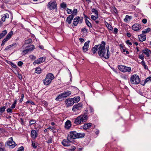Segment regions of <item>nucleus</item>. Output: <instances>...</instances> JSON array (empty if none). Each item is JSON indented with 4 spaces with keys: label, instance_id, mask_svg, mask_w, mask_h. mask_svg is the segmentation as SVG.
<instances>
[{
    "label": "nucleus",
    "instance_id": "f257e3e1",
    "mask_svg": "<svg viewBox=\"0 0 151 151\" xmlns=\"http://www.w3.org/2000/svg\"><path fill=\"white\" fill-rule=\"evenodd\" d=\"M105 43L102 41L100 44L99 48L98 53L99 55L101 57H103L106 59L109 58L110 52L107 51L105 48Z\"/></svg>",
    "mask_w": 151,
    "mask_h": 151
},
{
    "label": "nucleus",
    "instance_id": "c9c22d12",
    "mask_svg": "<svg viewBox=\"0 0 151 151\" xmlns=\"http://www.w3.org/2000/svg\"><path fill=\"white\" fill-rule=\"evenodd\" d=\"M86 24L89 27H92V25L89 21L87 19H86Z\"/></svg>",
    "mask_w": 151,
    "mask_h": 151
},
{
    "label": "nucleus",
    "instance_id": "423d86ee",
    "mask_svg": "<svg viewBox=\"0 0 151 151\" xmlns=\"http://www.w3.org/2000/svg\"><path fill=\"white\" fill-rule=\"evenodd\" d=\"M118 69L123 72H130L131 71V68L130 67H127L122 65H119L118 66Z\"/></svg>",
    "mask_w": 151,
    "mask_h": 151
},
{
    "label": "nucleus",
    "instance_id": "4d7b16f0",
    "mask_svg": "<svg viewBox=\"0 0 151 151\" xmlns=\"http://www.w3.org/2000/svg\"><path fill=\"white\" fill-rule=\"evenodd\" d=\"M139 58L140 59H141L142 60H144V56L142 55H139Z\"/></svg>",
    "mask_w": 151,
    "mask_h": 151
},
{
    "label": "nucleus",
    "instance_id": "bf43d9fd",
    "mask_svg": "<svg viewBox=\"0 0 151 151\" xmlns=\"http://www.w3.org/2000/svg\"><path fill=\"white\" fill-rule=\"evenodd\" d=\"M42 103L43 104H44L46 106H47V102L45 101H42Z\"/></svg>",
    "mask_w": 151,
    "mask_h": 151
},
{
    "label": "nucleus",
    "instance_id": "dca6fc26",
    "mask_svg": "<svg viewBox=\"0 0 151 151\" xmlns=\"http://www.w3.org/2000/svg\"><path fill=\"white\" fill-rule=\"evenodd\" d=\"M74 17L72 15H69L67 18L66 22H67L68 24H70L73 20Z\"/></svg>",
    "mask_w": 151,
    "mask_h": 151
},
{
    "label": "nucleus",
    "instance_id": "72a5a7b5",
    "mask_svg": "<svg viewBox=\"0 0 151 151\" xmlns=\"http://www.w3.org/2000/svg\"><path fill=\"white\" fill-rule=\"evenodd\" d=\"M92 12H93L97 16H98V12L97 10L94 8H93L91 10Z\"/></svg>",
    "mask_w": 151,
    "mask_h": 151
},
{
    "label": "nucleus",
    "instance_id": "6ab92c4d",
    "mask_svg": "<svg viewBox=\"0 0 151 151\" xmlns=\"http://www.w3.org/2000/svg\"><path fill=\"white\" fill-rule=\"evenodd\" d=\"M71 94V91H67L65 92L62 93L63 96L64 98L68 96H69Z\"/></svg>",
    "mask_w": 151,
    "mask_h": 151
},
{
    "label": "nucleus",
    "instance_id": "ddd939ff",
    "mask_svg": "<svg viewBox=\"0 0 151 151\" xmlns=\"http://www.w3.org/2000/svg\"><path fill=\"white\" fill-rule=\"evenodd\" d=\"M30 47L26 50H24L23 51V55H25L28 52L32 51L34 49V45H31L30 46Z\"/></svg>",
    "mask_w": 151,
    "mask_h": 151
},
{
    "label": "nucleus",
    "instance_id": "58836bf2",
    "mask_svg": "<svg viewBox=\"0 0 151 151\" xmlns=\"http://www.w3.org/2000/svg\"><path fill=\"white\" fill-rule=\"evenodd\" d=\"M32 145L33 147L35 148H37V146L38 145V143L36 142H32Z\"/></svg>",
    "mask_w": 151,
    "mask_h": 151
},
{
    "label": "nucleus",
    "instance_id": "f8f14e48",
    "mask_svg": "<svg viewBox=\"0 0 151 151\" xmlns=\"http://www.w3.org/2000/svg\"><path fill=\"white\" fill-rule=\"evenodd\" d=\"M80 18L79 17H77L74 19L73 24L74 26H77L79 22H82V19H80Z\"/></svg>",
    "mask_w": 151,
    "mask_h": 151
},
{
    "label": "nucleus",
    "instance_id": "7ed1b4c3",
    "mask_svg": "<svg viewBox=\"0 0 151 151\" xmlns=\"http://www.w3.org/2000/svg\"><path fill=\"white\" fill-rule=\"evenodd\" d=\"M88 119V117L86 114H81L75 119L74 123L76 124H79L86 122Z\"/></svg>",
    "mask_w": 151,
    "mask_h": 151
},
{
    "label": "nucleus",
    "instance_id": "c756f323",
    "mask_svg": "<svg viewBox=\"0 0 151 151\" xmlns=\"http://www.w3.org/2000/svg\"><path fill=\"white\" fill-rule=\"evenodd\" d=\"M151 30V29L150 28L148 27L147 29H144L142 31V34L146 33L149 32Z\"/></svg>",
    "mask_w": 151,
    "mask_h": 151
},
{
    "label": "nucleus",
    "instance_id": "8fccbe9b",
    "mask_svg": "<svg viewBox=\"0 0 151 151\" xmlns=\"http://www.w3.org/2000/svg\"><path fill=\"white\" fill-rule=\"evenodd\" d=\"M60 6L62 8H65L66 6V5L65 3H63L60 4Z\"/></svg>",
    "mask_w": 151,
    "mask_h": 151
},
{
    "label": "nucleus",
    "instance_id": "37998d69",
    "mask_svg": "<svg viewBox=\"0 0 151 151\" xmlns=\"http://www.w3.org/2000/svg\"><path fill=\"white\" fill-rule=\"evenodd\" d=\"M81 31L84 33H87L88 32V30L86 29L85 28H82L81 29Z\"/></svg>",
    "mask_w": 151,
    "mask_h": 151
},
{
    "label": "nucleus",
    "instance_id": "49530a36",
    "mask_svg": "<svg viewBox=\"0 0 151 151\" xmlns=\"http://www.w3.org/2000/svg\"><path fill=\"white\" fill-rule=\"evenodd\" d=\"M36 122V121L35 120L32 119L29 121V124L31 125L35 123Z\"/></svg>",
    "mask_w": 151,
    "mask_h": 151
},
{
    "label": "nucleus",
    "instance_id": "412c9836",
    "mask_svg": "<svg viewBox=\"0 0 151 151\" xmlns=\"http://www.w3.org/2000/svg\"><path fill=\"white\" fill-rule=\"evenodd\" d=\"M142 52L144 53L145 54L147 57L149 56L150 53L151 52L148 49H145L143 50Z\"/></svg>",
    "mask_w": 151,
    "mask_h": 151
},
{
    "label": "nucleus",
    "instance_id": "a211bd4d",
    "mask_svg": "<svg viewBox=\"0 0 151 151\" xmlns=\"http://www.w3.org/2000/svg\"><path fill=\"white\" fill-rule=\"evenodd\" d=\"M71 124L70 121L68 120L65 123V128L67 129H69L71 126Z\"/></svg>",
    "mask_w": 151,
    "mask_h": 151
},
{
    "label": "nucleus",
    "instance_id": "c85d7f7f",
    "mask_svg": "<svg viewBox=\"0 0 151 151\" xmlns=\"http://www.w3.org/2000/svg\"><path fill=\"white\" fill-rule=\"evenodd\" d=\"M13 32L12 31H11L7 35L6 37V38L8 39L9 40L10 39L12 35H13Z\"/></svg>",
    "mask_w": 151,
    "mask_h": 151
},
{
    "label": "nucleus",
    "instance_id": "680f3d73",
    "mask_svg": "<svg viewBox=\"0 0 151 151\" xmlns=\"http://www.w3.org/2000/svg\"><path fill=\"white\" fill-rule=\"evenodd\" d=\"M142 22L144 24H146L147 22V20L146 19H144L142 20Z\"/></svg>",
    "mask_w": 151,
    "mask_h": 151
},
{
    "label": "nucleus",
    "instance_id": "338daca9",
    "mask_svg": "<svg viewBox=\"0 0 151 151\" xmlns=\"http://www.w3.org/2000/svg\"><path fill=\"white\" fill-rule=\"evenodd\" d=\"M47 142L48 143H51L52 142V139L51 138H50L47 141Z\"/></svg>",
    "mask_w": 151,
    "mask_h": 151
},
{
    "label": "nucleus",
    "instance_id": "0eeeda50",
    "mask_svg": "<svg viewBox=\"0 0 151 151\" xmlns=\"http://www.w3.org/2000/svg\"><path fill=\"white\" fill-rule=\"evenodd\" d=\"M10 140L7 141L6 143L5 146L8 147L10 148H13L16 145L14 142H13L12 138L9 139Z\"/></svg>",
    "mask_w": 151,
    "mask_h": 151
},
{
    "label": "nucleus",
    "instance_id": "c03bdc74",
    "mask_svg": "<svg viewBox=\"0 0 151 151\" xmlns=\"http://www.w3.org/2000/svg\"><path fill=\"white\" fill-rule=\"evenodd\" d=\"M32 42V39H28L25 40V43L26 44H29V43H30Z\"/></svg>",
    "mask_w": 151,
    "mask_h": 151
},
{
    "label": "nucleus",
    "instance_id": "f704fd0d",
    "mask_svg": "<svg viewBox=\"0 0 151 151\" xmlns=\"http://www.w3.org/2000/svg\"><path fill=\"white\" fill-rule=\"evenodd\" d=\"M149 81H151V76L148 77L146 79L144 82V83L143 85H145V83Z\"/></svg>",
    "mask_w": 151,
    "mask_h": 151
},
{
    "label": "nucleus",
    "instance_id": "09e8293b",
    "mask_svg": "<svg viewBox=\"0 0 151 151\" xmlns=\"http://www.w3.org/2000/svg\"><path fill=\"white\" fill-rule=\"evenodd\" d=\"M13 48L16 47L17 45V44L16 43H14L12 45H10Z\"/></svg>",
    "mask_w": 151,
    "mask_h": 151
},
{
    "label": "nucleus",
    "instance_id": "a19ab883",
    "mask_svg": "<svg viewBox=\"0 0 151 151\" xmlns=\"http://www.w3.org/2000/svg\"><path fill=\"white\" fill-rule=\"evenodd\" d=\"M77 10L76 9H74L73 10V12L72 13V14L71 15H73V16L74 17L77 14Z\"/></svg>",
    "mask_w": 151,
    "mask_h": 151
},
{
    "label": "nucleus",
    "instance_id": "0e129e2a",
    "mask_svg": "<svg viewBox=\"0 0 151 151\" xmlns=\"http://www.w3.org/2000/svg\"><path fill=\"white\" fill-rule=\"evenodd\" d=\"M113 11L116 14L117 13V10L115 8V7H114V8H113Z\"/></svg>",
    "mask_w": 151,
    "mask_h": 151
},
{
    "label": "nucleus",
    "instance_id": "052dcab7",
    "mask_svg": "<svg viewBox=\"0 0 151 151\" xmlns=\"http://www.w3.org/2000/svg\"><path fill=\"white\" fill-rule=\"evenodd\" d=\"M4 16L5 18H8L9 17V15L8 14L6 13L5 14Z\"/></svg>",
    "mask_w": 151,
    "mask_h": 151
},
{
    "label": "nucleus",
    "instance_id": "e433bc0d",
    "mask_svg": "<svg viewBox=\"0 0 151 151\" xmlns=\"http://www.w3.org/2000/svg\"><path fill=\"white\" fill-rule=\"evenodd\" d=\"M6 109V107L4 106L0 108V112L2 114L4 112Z\"/></svg>",
    "mask_w": 151,
    "mask_h": 151
},
{
    "label": "nucleus",
    "instance_id": "864d4df0",
    "mask_svg": "<svg viewBox=\"0 0 151 151\" xmlns=\"http://www.w3.org/2000/svg\"><path fill=\"white\" fill-rule=\"evenodd\" d=\"M24 150V148L23 146H21L19 148V149L17 151H23Z\"/></svg>",
    "mask_w": 151,
    "mask_h": 151
},
{
    "label": "nucleus",
    "instance_id": "aec40b11",
    "mask_svg": "<svg viewBox=\"0 0 151 151\" xmlns=\"http://www.w3.org/2000/svg\"><path fill=\"white\" fill-rule=\"evenodd\" d=\"M92 124L89 123L85 124L83 126V128L84 129H89L91 126Z\"/></svg>",
    "mask_w": 151,
    "mask_h": 151
},
{
    "label": "nucleus",
    "instance_id": "4be33fe9",
    "mask_svg": "<svg viewBox=\"0 0 151 151\" xmlns=\"http://www.w3.org/2000/svg\"><path fill=\"white\" fill-rule=\"evenodd\" d=\"M100 46V45H95V46L92 49V50L93 54L95 53L97 50H99V47Z\"/></svg>",
    "mask_w": 151,
    "mask_h": 151
},
{
    "label": "nucleus",
    "instance_id": "e2e57ef3",
    "mask_svg": "<svg viewBox=\"0 0 151 151\" xmlns=\"http://www.w3.org/2000/svg\"><path fill=\"white\" fill-rule=\"evenodd\" d=\"M11 65L13 68H16L17 67L16 65L15 64L13 63H12L11 64Z\"/></svg>",
    "mask_w": 151,
    "mask_h": 151
},
{
    "label": "nucleus",
    "instance_id": "de8ad7c7",
    "mask_svg": "<svg viewBox=\"0 0 151 151\" xmlns=\"http://www.w3.org/2000/svg\"><path fill=\"white\" fill-rule=\"evenodd\" d=\"M29 58L32 60H34L36 59V57L33 55H30Z\"/></svg>",
    "mask_w": 151,
    "mask_h": 151
},
{
    "label": "nucleus",
    "instance_id": "4c0bfd02",
    "mask_svg": "<svg viewBox=\"0 0 151 151\" xmlns=\"http://www.w3.org/2000/svg\"><path fill=\"white\" fill-rule=\"evenodd\" d=\"M76 149V148L74 146H72L68 149L69 150L66 151H75Z\"/></svg>",
    "mask_w": 151,
    "mask_h": 151
},
{
    "label": "nucleus",
    "instance_id": "bb28decb",
    "mask_svg": "<svg viewBox=\"0 0 151 151\" xmlns=\"http://www.w3.org/2000/svg\"><path fill=\"white\" fill-rule=\"evenodd\" d=\"M64 97L63 96L62 93L60 94L56 99V100L57 101H60L62 100L63 98Z\"/></svg>",
    "mask_w": 151,
    "mask_h": 151
},
{
    "label": "nucleus",
    "instance_id": "5fc2aeb1",
    "mask_svg": "<svg viewBox=\"0 0 151 151\" xmlns=\"http://www.w3.org/2000/svg\"><path fill=\"white\" fill-rule=\"evenodd\" d=\"M23 64V63L21 61H19L18 63V65L19 66H21Z\"/></svg>",
    "mask_w": 151,
    "mask_h": 151
},
{
    "label": "nucleus",
    "instance_id": "5701e85b",
    "mask_svg": "<svg viewBox=\"0 0 151 151\" xmlns=\"http://www.w3.org/2000/svg\"><path fill=\"white\" fill-rule=\"evenodd\" d=\"M132 19V17L131 16H129L128 15H126L125 18L124 19V21L126 22H129Z\"/></svg>",
    "mask_w": 151,
    "mask_h": 151
},
{
    "label": "nucleus",
    "instance_id": "a18cd8bd",
    "mask_svg": "<svg viewBox=\"0 0 151 151\" xmlns=\"http://www.w3.org/2000/svg\"><path fill=\"white\" fill-rule=\"evenodd\" d=\"M91 18L93 20H96L98 18V16H96L95 15V16L94 15H91Z\"/></svg>",
    "mask_w": 151,
    "mask_h": 151
},
{
    "label": "nucleus",
    "instance_id": "ea45409f",
    "mask_svg": "<svg viewBox=\"0 0 151 151\" xmlns=\"http://www.w3.org/2000/svg\"><path fill=\"white\" fill-rule=\"evenodd\" d=\"M8 40L9 39L7 38L6 37L2 41V42L1 44V46H3L5 44V42H7Z\"/></svg>",
    "mask_w": 151,
    "mask_h": 151
},
{
    "label": "nucleus",
    "instance_id": "603ef678",
    "mask_svg": "<svg viewBox=\"0 0 151 151\" xmlns=\"http://www.w3.org/2000/svg\"><path fill=\"white\" fill-rule=\"evenodd\" d=\"M26 103L27 104L31 103L32 105H35L34 103L32 102V101H28L26 102Z\"/></svg>",
    "mask_w": 151,
    "mask_h": 151
},
{
    "label": "nucleus",
    "instance_id": "3c124183",
    "mask_svg": "<svg viewBox=\"0 0 151 151\" xmlns=\"http://www.w3.org/2000/svg\"><path fill=\"white\" fill-rule=\"evenodd\" d=\"M24 97V95L23 94H22L21 96V99L19 101V102L21 103L22 101H23V98Z\"/></svg>",
    "mask_w": 151,
    "mask_h": 151
},
{
    "label": "nucleus",
    "instance_id": "f3484780",
    "mask_svg": "<svg viewBox=\"0 0 151 151\" xmlns=\"http://www.w3.org/2000/svg\"><path fill=\"white\" fill-rule=\"evenodd\" d=\"M66 100L67 101L66 105L67 106H71L74 104L73 99H69Z\"/></svg>",
    "mask_w": 151,
    "mask_h": 151
},
{
    "label": "nucleus",
    "instance_id": "a878e982",
    "mask_svg": "<svg viewBox=\"0 0 151 151\" xmlns=\"http://www.w3.org/2000/svg\"><path fill=\"white\" fill-rule=\"evenodd\" d=\"M7 33V31L6 30L3 31L0 34V39L2 38L5 36Z\"/></svg>",
    "mask_w": 151,
    "mask_h": 151
},
{
    "label": "nucleus",
    "instance_id": "774afa93",
    "mask_svg": "<svg viewBox=\"0 0 151 151\" xmlns=\"http://www.w3.org/2000/svg\"><path fill=\"white\" fill-rule=\"evenodd\" d=\"M114 32L115 33V34L117 33L118 32V29L116 28H115L114 29Z\"/></svg>",
    "mask_w": 151,
    "mask_h": 151
},
{
    "label": "nucleus",
    "instance_id": "20e7f679",
    "mask_svg": "<svg viewBox=\"0 0 151 151\" xmlns=\"http://www.w3.org/2000/svg\"><path fill=\"white\" fill-rule=\"evenodd\" d=\"M54 78V77L52 74H48L47 75L45 79L43 81L44 84L46 85H48Z\"/></svg>",
    "mask_w": 151,
    "mask_h": 151
},
{
    "label": "nucleus",
    "instance_id": "13d9d810",
    "mask_svg": "<svg viewBox=\"0 0 151 151\" xmlns=\"http://www.w3.org/2000/svg\"><path fill=\"white\" fill-rule=\"evenodd\" d=\"M67 12L68 14H70L72 13V10L70 9H68L67 10Z\"/></svg>",
    "mask_w": 151,
    "mask_h": 151
},
{
    "label": "nucleus",
    "instance_id": "2f4dec72",
    "mask_svg": "<svg viewBox=\"0 0 151 151\" xmlns=\"http://www.w3.org/2000/svg\"><path fill=\"white\" fill-rule=\"evenodd\" d=\"M35 72L37 73L40 74L42 72L41 69L40 68L38 67L36 69Z\"/></svg>",
    "mask_w": 151,
    "mask_h": 151
},
{
    "label": "nucleus",
    "instance_id": "79ce46f5",
    "mask_svg": "<svg viewBox=\"0 0 151 151\" xmlns=\"http://www.w3.org/2000/svg\"><path fill=\"white\" fill-rule=\"evenodd\" d=\"M17 101V100H15L13 104L11 106V108L12 109L14 108L16 105Z\"/></svg>",
    "mask_w": 151,
    "mask_h": 151
},
{
    "label": "nucleus",
    "instance_id": "4468645a",
    "mask_svg": "<svg viewBox=\"0 0 151 151\" xmlns=\"http://www.w3.org/2000/svg\"><path fill=\"white\" fill-rule=\"evenodd\" d=\"M141 28V25L139 24H134L132 26V29L135 31H138Z\"/></svg>",
    "mask_w": 151,
    "mask_h": 151
},
{
    "label": "nucleus",
    "instance_id": "7c9ffc66",
    "mask_svg": "<svg viewBox=\"0 0 151 151\" xmlns=\"http://www.w3.org/2000/svg\"><path fill=\"white\" fill-rule=\"evenodd\" d=\"M105 24L109 30H112L113 28L110 24H109L107 22H106V23Z\"/></svg>",
    "mask_w": 151,
    "mask_h": 151
},
{
    "label": "nucleus",
    "instance_id": "6e6d98bb",
    "mask_svg": "<svg viewBox=\"0 0 151 151\" xmlns=\"http://www.w3.org/2000/svg\"><path fill=\"white\" fill-rule=\"evenodd\" d=\"M7 112V113H12V110L10 108H8L6 110Z\"/></svg>",
    "mask_w": 151,
    "mask_h": 151
},
{
    "label": "nucleus",
    "instance_id": "473e14b6",
    "mask_svg": "<svg viewBox=\"0 0 151 151\" xmlns=\"http://www.w3.org/2000/svg\"><path fill=\"white\" fill-rule=\"evenodd\" d=\"M142 65L144 66V68L145 69H148V67L147 65L145 64V62L144 60H142L141 62Z\"/></svg>",
    "mask_w": 151,
    "mask_h": 151
},
{
    "label": "nucleus",
    "instance_id": "1a4fd4ad",
    "mask_svg": "<svg viewBox=\"0 0 151 151\" xmlns=\"http://www.w3.org/2000/svg\"><path fill=\"white\" fill-rule=\"evenodd\" d=\"M57 6V4L55 1H51L47 4V6L50 10L55 9Z\"/></svg>",
    "mask_w": 151,
    "mask_h": 151
},
{
    "label": "nucleus",
    "instance_id": "2eb2a0df",
    "mask_svg": "<svg viewBox=\"0 0 151 151\" xmlns=\"http://www.w3.org/2000/svg\"><path fill=\"white\" fill-rule=\"evenodd\" d=\"M89 42V41H88L84 43V46L83 47V50L84 52H86L88 50Z\"/></svg>",
    "mask_w": 151,
    "mask_h": 151
},
{
    "label": "nucleus",
    "instance_id": "69168bd1",
    "mask_svg": "<svg viewBox=\"0 0 151 151\" xmlns=\"http://www.w3.org/2000/svg\"><path fill=\"white\" fill-rule=\"evenodd\" d=\"M126 43L127 44L129 45H132V43L129 42V40H127L126 41Z\"/></svg>",
    "mask_w": 151,
    "mask_h": 151
},
{
    "label": "nucleus",
    "instance_id": "b1692460",
    "mask_svg": "<svg viewBox=\"0 0 151 151\" xmlns=\"http://www.w3.org/2000/svg\"><path fill=\"white\" fill-rule=\"evenodd\" d=\"M37 133L35 130H32L31 132V137L34 138L37 137Z\"/></svg>",
    "mask_w": 151,
    "mask_h": 151
},
{
    "label": "nucleus",
    "instance_id": "9b49d317",
    "mask_svg": "<svg viewBox=\"0 0 151 151\" xmlns=\"http://www.w3.org/2000/svg\"><path fill=\"white\" fill-rule=\"evenodd\" d=\"M45 60V57H41L40 58L36 60H35L33 63L34 65H36L37 64H40L43 62H44Z\"/></svg>",
    "mask_w": 151,
    "mask_h": 151
},
{
    "label": "nucleus",
    "instance_id": "9d476101",
    "mask_svg": "<svg viewBox=\"0 0 151 151\" xmlns=\"http://www.w3.org/2000/svg\"><path fill=\"white\" fill-rule=\"evenodd\" d=\"M82 107V104L79 103L75 105L73 107L72 110L73 111H76L78 110L81 109Z\"/></svg>",
    "mask_w": 151,
    "mask_h": 151
},
{
    "label": "nucleus",
    "instance_id": "39448f33",
    "mask_svg": "<svg viewBox=\"0 0 151 151\" xmlns=\"http://www.w3.org/2000/svg\"><path fill=\"white\" fill-rule=\"evenodd\" d=\"M131 83L133 84H137L140 81V79L139 76L136 74L132 75L130 78Z\"/></svg>",
    "mask_w": 151,
    "mask_h": 151
},
{
    "label": "nucleus",
    "instance_id": "cd10ccee",
    "mask_svg": "<svg viewBox=\"0 0 151 151\" xmlns=\"http://www.w3.org/2000/svg\"><path fill=\"white\" fill-rule=\"evenodd\" d=\"M80 98L78 96L76 97H74L73 99L74 103H77L80 100Z\"/></svg>",
    "mask_w": 151,
    "mask_h": 151
},
{
    "label": "nucleus",
    "instance_id": "393cba45",
    "mask_svg": "<svg viewBox=\"0 0 151 151\" xmlns=\"http://www.w3.org/2000/svg\"><path fill=\"white\" fill-rule=\"evenodd\" d=\"M139 40L141 42H143L146 40V37L145 35H140V37H139Z\"/></svg>",
    "mask_w": 151,
    "mask_h": 151
},
{
    "label": "nucleus",
    "instance_id": "f03ea898",
    "mask_svg": "<svg viewBox=\"0 0 151 151\" xmlns=\"http://www.w3.org/2000/svg\"><path fill=\"white\" fill-rule=\"evenodd\" d=\"M84 136L85 134L83 133H77L76 131H73L70 132V134L67 137L68 139H70L74 142V139L83 137Z\"/></svg>",
    "mask_w": 151,
    "mask_h": 151
},
{
    "label": "nucleus",
    "instance_id": "6e6552de",
    "mask_svg": "<svg viewBox=\"0 0 151 151\" xmlns=\"http://www.w3.org/2000/svg\"><path fill=\"white\" fill-rule=\"evenodd\" d=\"M73 142L70 139H68L67 137V139H64L62 142V144L64 146H69L71 143Z\"/></svg>",
    "mask_w": 151,
    "mask_h": 151
}]
</instances>
